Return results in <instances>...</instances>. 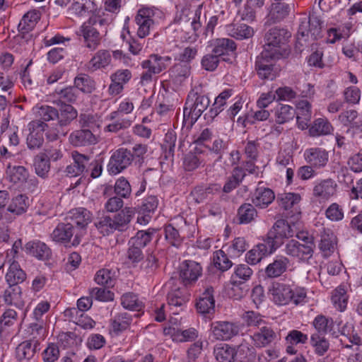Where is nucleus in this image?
Masks as SVG:
<instances>
[{
    "label": "nucleus",
    "instance_id": "f257e3e1",
    "mask_svg": "<svg viewBox=\"0 0 362 362\" xmlns=\"http://www.w3.org/2000/svg\"><path fill=\"white\" fill-rule=\"evenodd\" d=\"M214 355L219 362H255L256 358L255 349L247 342L238 345L236 351L228 344H218L214 349Z\"/></svg>",
    "mask_w": 362,
    "mask_h": 362
},
{
    "label": "nucleus",
    "instance_id": "f03ea898",
    "mask_svg": "<svg viewBox=\"0 0 362 362\" xmlns=\"http://www.w3.org/2000/svg\"><path fill=\"white\" fill-rule=\"evenodd\" d=\"M134 216V210L130 207H125L113 218L105 216L95 222V226L103 235H108L115 230L125 231Z\"/></svg>",
    "mask_w": 362,
    "mask_h": 362
},
{
    "label": "nucleus",
    "instance_id": "7ed1b4c3",
    "mask_svg": "<svg viewBox=\"0 0 362 362\" xmlns=\"http://www.w3.org/2000/svg\"><path fill=\"white\" fill-rule=\"evenodd\" d=\"M273 301L279 305H284L293 302L295 305L305 303L307 293L303 288H292L289 285L274 283L269 289Z\"/></svg>",
    "mask_w": 362,
    "mask_h": 362
},
{
    "label": "nucleus",
    "instance_id": "20e7f679",
    "mask_svg": "<svg viewBox=\"0 0 362 362\" xmlns=\"http://www.w3.org/2000/svg\"><path fill=\"white\" fill-rule=\"evenodd\" d=\"M209 104L210 100L208 97L199 95L194 90L190 91L183 110V119L185 124L189 125L194 124Z\"/></svg>",
    "mask_w": 362,
    "mask_h": 362
},
{
    "label": "nucleus",
    "instance_id": "39448f33",
    "mask_svg": "<svg viewBox=\"0 0 362 362\" xmlns=\"http://www.w3.org/2000/svg\"><path fill=\"white\" fill-rule=\"evenodd\" d=\"M322 23L319 17L311 15L308 18L300 19V23L297 33V43L303 46V43L311 40H315L321 36Z\"/></svg>",
    "mask_w": 362,
    "mask_h": 362
},
{
    "label": "nucleus",
    "instance_id": "423d86ee",
    "mask_svg": "<svg viewBox=\"0 0 362 362\" xmlns=\"http://www.w3.org/2000/svg\"><path fill=\"white\" fill-rule=\"evenodd\" d=\"M77 115L78 112L73 106L63 103L58 110L57 124L55 127L47 130V139L53 141L57 140L60 135L65 136L66 133L62 130V127L70 124Z\"/></svg>",
    "mask_w": 362,
    "mask_h": 362
},
{
    "label": "nucleus",
    "instance_id": "0eeeda50",
    "mask_svg": "<svg viewBox=\"0 0 362 362\" xmlns=\"http://www.w3.org/2000/svg\"><path fill=\"white\" fill-rule=\"evenodd\" d=\"M293 226L294 225L292 226L283 219L275 222L265 239L271 250H276L284 243V238H291L296 234V231L293 229Z\"/></svg>",
    "mask_w": 362,
    "mask_h": 362
},
{
    "label": "nucleus",
    "instance_id": "6e6552de",
    "mask_svg": "<svg viewBox=\"0 0 362 362\" xmlns=\"http://www.w3.org/2000/svg\"><path fill=\"white\" fill-rule=\"evenodd\" d=\"M133 163L132 151L124 147L115 150L110 156L107 171L111 175H117Z\"/></svg>",
    "mask_w": 362,
    "mask_h": 362
},
{
    "label": "nucleus",
    "instance_id": "1a4fd4ad",
    "mask_svg": "<svg viewBox=\"0 0 362 362\" xmlns=\"http://www.w3.org/2000/svg\"><path fill=\"white\" fill-rule=\"evenodd\" d=\"M51 238L56 243L66 244L71 243L72 245L80 243V235L76 233V229L71 223H59L50 235Z\"/></svg>",
    "mask_w": 362,
    "mask_h": 362
},
{
    "label": "nucleus",
    "instance_id": "9d476101",
    "mask_svg": "<svg viewBox=\"0 0 362 362\" xmlns=\"http://www.w3.org/2000/svg\"><path fill=\"white\" fill-rule=\"evenodd\" d=\"M48 127L42 120H33L28 124L29 134L26 143L29 149H39L44 143V132Z\"/></svg>",
    "mask_w": 362,
    "mask_h": 362
},
{
    "label": "nucleus",
    "instance_id": "9b49d317",
    "mask_svg": "<svg viewBox=\"0 0 362 362\" xmlns=\"http://www.w3.org/2000/svg\"><path fill=\"white\" fill-rule=\"evenodd\" d=\"M292 7L293 4L285 0H272L264 25H270L281 22L289 15Z\"/></svg>",
    "mask_w": 362,
    "mask_h": 362
},
{
    "label": "nucleus",
    "instance_id": "f8f14e48",
    "mask_svg": "<svg viewBox=\"0 0 362 362\" xmlns=\"http://www.w3.org/2000/svg\"><path fill=\"white\" fill-rule=\"evenodd\" d=\"M315 247L314 243L301 244L299 241L292 239L286 243L284 251L287 255L305 260L313 257Z\"/></svg>",
    "mask_w": 362,
    "mask_h": 362
},
{
    "label": "nucleus",
    "instance_id": "ddd939ff",
    "mask_svg": "<svg viewBox=\"0 0 362 362\" xmlns=\"http://www.w3.org/2000/svg\"><path fill=\"white\" fill-rule=\"evenodd\" d=\"M290 37L291 34L287 30L279 27L272 28L265 34L264 47L270 50L281 52V46L284 45Z\"/></svg>",
    "mask_w": 362,
    "mask_h": 362
},
{
    "label": "nucleus",
    "instance_id": "4468645a",
    "mask_svg": "<svg viewBox=\"0 0 362 362\" xmlns=\"http://www.w3.org/2000/svg\"><path fill=\"white\" fill-rule=\"evenodd\" d=\"M201 265L191 260L185 261L180 266V279L185 286L194 283L202 275Z\"/></svg>",
    "mask_w": 362,
    "mask_h": 362
},
{
    "label": "nucleus",
    "instance_id": "2eb2a0df",
    "mask_svg": "<svg viewBox=\"0 0 362 362\" xmlns=\"http://www.w3.org/2000/svg\"><path fill=\"white\" fill-rule=\"evenodd\" d=\"M337 188V184L334 180H321L315 184L313 194L320 201H327L336 194Z\"/></svg>",
    "mask_w": 362,
    "mask_h": 362
},
{
    "label": "nucleus",
    "instance_id": "dca6fc26",
    "mask_svg": "<svg viewBox=\"0 0 362 362\" xmlns=\"http://www.w3.org/2000/svg\"><path fill=\"white\" fill-rule=\"evenodd\" d=\"M77 34L83 37L86 47L90 51L95 50L100 45L102 40L100 30H96L90 25L83 23Z\"/></svg>",
    "mask_w": 362,
    "mask_h": 362
},
{
    "label": "nucleus",
    "instance_id": "f3484780",
    "mask_svg": "<svg viewBox=\"0 0 362 362\" xmlns=\"http://www.w3.org/2000/svg\"><path fill=\"white\" fill-rule=\"evenodd\" d=\"M211 332L215 339L228 340L239 332L238 325L228 322H216L211 325Z\"/></svg>",
    "mask_w": 362,
    "mask_h": 362
},
{
    "label": "nucleus",
    "instance_id": "a211bd4d",
    "mask_svg": "<svg viewBox=\"0 0 362 362\" xmlns=\"http://www.w3.org/2000/svg\"><path fill=\"white\" fill-rule=\"evenodd\" d=\"M171 57L168 56L161 57L158 54H151L146 60L141 62V67L148 69L154 74H158L165 70L171 63Z\"/></svg>",
    "mask_w": 362,
    "mask_h": 362
},
{
    "label": "nucleus",
    "instance_id": "6ab92c4d",
    "mask_svg": "<svg viewBox=\"0 0 362 362\" xmlns=\"http://www.w3.org/2000/svg\"><path fill=\"white\" fill-rule=\"evenodd\" d=\"M306 161L316 168L325 167L329 160L328 152L321 148H311L305 152Z\"/></svg>",
    "mask_w": 362,
    "mask_h": 362
},
{
    "label": "nucleus",
    "instance_id": "aec40b11",
    "mask_svg": "<svg viewBox=\"0 0 362 362\" xmlns=\"http://www.w3.org/2000/svg\"><path fill=\"white\" fill-rule=\"evenodd\" d=\"M152 11L148 8H142L138 11L135 17V21L138 25L137 35L144 38L149 34L150 29L153 25V21L151 17Z\"/></svg>",
    "mask_w": 362,
    "mask_h": 362
},
{
    "label": "nucleus",
    "instance_id": "412c9836",
    "mask_svg": "<svg viewBox=\"0 0 362 362\" xmlns=\"http://www.w3.org/2000/svg\"><path fill=\"white\" fill-rule=\"evenodd\" d=\"M71 156L74 163L66 167L65 173L69 177H76L81 175L86 170L90 158L88 156L81 154L77 151H73Z\"/></svg>",
    "mask_w": 362,
    "mask_h": 362
},
{
    "label": "nucleus",
    "instance_id": "4be33fe9",
    "mask_svg": "<svg viewBox=\"0 0 362 362\" xmlns=\"http://www.w3.org/2000/svg\"><path fill=\"white\" fill-rule=\"evenodd\" d=\"M69 140L74 146H86L95 144L97 139L92 130L82 128L71 133Z\"/></svg>",
    "mask_w": 362,
    "mask_h": 362
},
{
    "label": "nucleus",
    "instance_id": "5701e85b",
    "mask_svg": "<svg viewBox=\"0 0 362 362\" xmlns=\"http://www.w3.org/2000/svg\"><path fill=\"white\" fill-rule=\"evenodd\" d=\"M163 334L178 342L190 341L198 337V332L194 328L181 330L174 327H168L164 328Z\"/></svg>",
    "mask_w": 362,
    "mask_h": 362
},
{
    "label": "nucleus",
    "instance_id": "b1692460",
    "mask_svg": "<svg viewBox=\"0 0 362 362\" xmlns=\"http://www.w3.org/2000/svg\"><path fill=\"white\" fill-rule=\"evenodd\" d=\"M226 34L237 40L248 39L253 36V28L245 23H233L225 27Z\"/></svg>",
    "mask_w": 362,
    "mask_h": 362
},
{
    "label": "nucleus",
    "instance_id": "393cba45",
    "mask_svg": "<svg viewBox=\"0 0 362 362\" xmlns=\"http://www.w3.org/2000/svg\"><path fill=\"white\" fill-rule=\"evenodd\" d=\"M95 9V4L91 0H74L68 9V15L70 18L81 17Z\"/></svg>",
    "mask_w": 362,
    "mask_h": 362
},
{
    "label": "nucleus",
    "instance_id": "a878e982",
    "mask_svg": "<svg viewBox=\"0 0 362 362\" xmlns=\"http://www.w3.org/2000/svg\"><path fill=\"white\" fill-rule=\"evenodd\" d=\"M320 243L319 247L324 257L330 256L335 250L337 237L329 229L323 228L320 233Z\"/></svg>",
    "mask_w": 362,
    "mask_h": 362
},
{
    "label": "nucleus",
    "instance_id": "bb28decb",
    "mask_svg": "<svg viewBox=\"0 0 362 362\" xmlns=\"http://www.w3.org/2000/svg\"><path fill=\"white\" fill-rule=\"evenodd\" d=\"M274 250H271L267 245L266 240L263 243H259L246 254V261L250 264L259 263L264 257L272 253Z\"/></svg>",
    "mask_w": 362,
    "mask_h": 362
},
{
    "label": "nucleus",
    "instance_id": "cd10ccee",
    "mask_svg": "<svg viewBox=\"0 0 362 362\" xmlns=\"http://www.w3.org/2000/svg\"><path fill=\"white\" fill-rule=\"evenodd\" d=\"M274 199V193L271 189L259 187L252 197V202L255 206L264 209L267 207Z\"/></svg>",
    "mask_w": 362,
    "mask_h": 362
},
{
    "label": "nucleus",
    "instance_id": "c85d7f7f",
    "mask_svg": "<svg viewBox=\"0 0 362 362\" xmlns=\"http://www.w3.org/2000/svg\"><path fill=\"white\" fill-rule=\"evenodd\" d=\"M196 305L197 310L203 314L210 313L214 310L215 300L214 298V288L211 286H209L205 289Z\"/></svg>",
    "mask_w": 362,
    "mask_h": 362
},
{
    "label": "nucleus",
    "instance_id": "c756f323",
    "mask_svg": "<svg viewBox=\"0 0 362 362\" xmlns=\"http://www.w3.org/2000/svg\"><path fill=\"white\" fill-rule=\"evenodd\" d=\"M4 302L11 305L21 309L24 306V301L22 298L21 288L18 285L9 286L4 293Z\"/></svg>",
    "mask_w": 362,
    "mask_h": 362
},
{
    "label": "nucleus",
    "instance_id": "7c9ffc66",
    "mask_svg": "<svg viewBox=\"0 0 362 362\" xmlns=\"http://www.w3.org/2000/svg\"><path fill=\"white\" fill-rule=\"evenodd\" d=\"M29 198L25 194H18L9 204L6 211L14 216H20L27 211L29 206ZM9 214H8V216Z\"/></svg>",
    "mask_w": 362,
    "mask_h": 362
},
{
    "label": "nucleus",
    "instance_id": "2f4dec72",
    "mask_svg": "<svg viewBox=\"0 0 362 362\" xmlns=\"http://www.w3.org/2000/svg\"><path fill=\"white\" fill-rule=\"evenodd\" d=\"M289 260L286 257H279L265 269V274L269 278H276L284 273L288 267Z\"/></svg>",
    "mask_w": 362,
    "mask_h": 362
},
{
    "label": "nucleus",
    "instance_id": "473e14b6",
    "mask_svg": "<svg viewBox=\"0 0 362 362\" xmlns=\"http://www.w3.org/2000/svg\"><path fill=\"white\" fill-rule=\"evenodd\" d=\"M25 250L39 259L45 260L51 256V250L47 245L40 241L29 242L25 246Z\"/></svg>",
    "mask_w": 362,
    "mask_h": 362
},
{
    "label": "nucleus",
    "instance_id": "72a5a7b5",
    "mask_svg": "<svg viewBox=\"0 0 362 362\" xmlns=\"http://www.w3.org/2000/svg\"><path fill=\"white\" fill-rule=\"evenodd\" d=\"M40 11L32 10L27 12L22 18L18 24V30L22 33H27L31 31L40 19Z\"/></svg>",
    "mask_w": 362,
    "mask_h": 362
},
{
    "label": "nucleus",
    "instance_id": "f704fd0d",
    "mask_svg": "<svg viewBox=\"0 0 362 362\" xmlns=\"http://www.w3.org/2000/svg\"><path fill=\"white\" fill-rule=\"evenodd\" d=\"M112 60L111 54L108 50H98L88 63V69L92 71L105 68L108 66Z\"/></svg>",
    "mask_w": 362,
    "mask_h": 362
},
{
    "label": "nucleus",
    "instance_id": "c9c22d12",
    "mask_svg": "<svg viewBox=\"0 0 362 362\" xmlns=\"http://www.w3.org/2000/svg\"><path fill=\"white\" fill-rule=\"evenodd\" d=\"M275 337L276 334L272 328L262 327L259 332L254 334L252 339L256 346L262 347L273 341Z\"/></svg>",
    "mask_w": 362,
    "mask_h": 362
},
{
    "label": "nucleus",
    "instance_id": "e433bc0d",
    "mask_svg": "<svg viewBox=\"0 0 362 362\" xmlns=\"http://www.w3.org/2000/svg\"><path fill=\"white\" fill-rule=\"evenodd\" d=\"M69 214V218L74 226L76 225L81 228H84L91 221V214L85 208L72 209Z\"/></svg>",
    "mask_w": 362,
    "mask_h": 362
},
{
    "label": "nucleus",
    "instance_id": "4c0bfd02",
    "mask_svg": "<svg viewBox=\"0 0 362 362\" xmlns=\"http://www.w3.org/2000/svg\"><path fill=\"white\" fill-rule=\"evenodd\" d=\"M25 273L21 269L17 262H13L6 274V279L9 286L18 285L25 279Z\"/></svg>",
    "mask_w": 362,
    "mask_h": 362
},
{
    "label": "nucleus",
    "instance_id": "58836bf2",
    "mask_svg": "<svg viewBox=\"0 0 362 362\" xmlns=\"http://www.w3.org/2000/svg\"><path fill=\"white\" fill-rule=\"evenodd\" d=\"M252 204H243L238 209V220L240 224H247L252 222L257 216V211Z\"/></svg>",
    "mask_w": 362,
    "mask_h": 362
},
{
    "label": "nucleus",
    "instance_id": "ea45409f",
    "mask_svg": "<svg viewBox=\"0 0 362 362\" xmlns=\"http://www.w3.org/2000/svg\"><path fill=\"white\" fill-rule=\"evenodd\" d=\"M189 300V295L185 289L175 287L168 294V303L170 307H181Z\"/></svg>",
    "mask_w": 362,
    "mask_h": 362
},
{
    "label": "nucleus",
    "instance_id": "a19ab883",
    "mask_svg": "<svg viewBox=\"0 0 362 362\" xmlns=\"http://www.w3.org/2000/svg\"><path fill=\"white\" fill-rule=\"evenodd\" d=\"M294 108L288 105H279L274 110L275 121L282 124L293 119L296 115Z\"/></svg>",
    "mask_w": 362,
    "mask_h": 362
},
{
    "label": "nucleus",
    "instance_id": "79ce46f5",
    "mask_svg": "<svg viewBox=\"0 0 362 362\" xmlns=\"http://www.w3.org/2000/svg\"><path fill=\"white\" fill-rule=\"evenodd\" d=\"M236 49L235 42L228 38H218L214 42V47L212 52L218 57L222 55L228 54L229 52H234Z\"/></svg>",
    "mask_w": 362,
    "mask_h": 362
},
{
    "label": "nucleus",
    "instance_id": "37998d69",
    "mask_svg": "<svg viewBox=\"0 0 362 362\" xmlns=\"http://www.w3.org/2000/svg\"><path fill=\"white\" fill-rule=\"evenodd\" d=\"M37 343L33 341H25L21 343L16 348V357L19 361L30 360L35 353Z\"/></svg>",
    "mask_w": 362,
    "mask_h": 362
},
{
    "label": "nucleus",
    "instance_id": "c03bdc74",
    "mask_svg": "<svg viewBox=\"0 0 362 362\" xmlns=\"http://www.w3.org/2000/svg\"><path fill=\"white\" fill-rule=\"evenodd\" d=\"M332 131L333 127L331 123L323 118L316 119L309 130L313 136L329 134Z\"/></svg>",
    "mask_w": 362,
    "mask_h": 362
},
{
    "label": "nucleus",
    "instance_id": "a18cd8bd",
    "mask_svg": "<svg viewBox=\"0 0 362 362\" xmlns=\"http://www.w3.org/2000/svg\"><path fill=\"white\" fill-rule=\"evenodd\" d=\"M34 168L35 173L42 178H46L50 170V163L49 159L46 158L44 153L37 154L34 158Z\"/></svg>",
    "mask_w": 362,
    "mask_h": 362
},
{
    "label": "nucleus",
    "instance_id": "49530a36",
    "mask_svg": "<svg viewBox=\"0 0 362 362\" xmlns=\"http://www.w3.org/2000/svg\"><path fill=\"white\" fill-rule=\"evenodd\" d=\"M170 73L175 81L181 83L191 74V66L189 64L180 62L170 69Z\"/></svg>",
    "mask_w": 362,
    "mask_h": 362
},
{
    "label": "nucleus",
    "instance_id": "de8ad7c7",
    "mask_svg": "<svg viewBox=\"0 0 362 362\" xmlns=\"http://www.w3.org/2000/svg\"><path fill=\"white\" fill-rule=\"evenodd\" d=\"M79 123L82 128L90 129L94 134L95 130L100 128L101 120L100 117L98 115L85 113L80 115Z\"/></svg>",
    "mask_w": 362,
    "mask_h": 362
},
{
    "label": "nucleus",
    "instance_id": "09e8293b",
    "mask_svg": "<svg viewBox=\"0 0 362 362\" xmlns=\"http://www.w3.org/2000/svg\"><path fill=\"white\" fill-rule=\"evenodd\" d=\"M155 231L156 230L153 228H149L147 230H139L136 235L130 239L129 244H134V245L144 248L151 242Z\"/></svg>",
    "mask_w": 362,
    "mask_h": 362
},
{
    "label": "nucleus",
    "instance_id": "8fccbe9b",
    "mask_svg": "<svg viewBox=\"0 0 362 362\" xmlns=\"http://www.w3.org/2000/svg\"><path fill=\"white\" fill-rule=\"evenodd\" d=\"M310 344L318 356H323L329 349V343L325 336L320 334H313L310 337Z\"/></svg>",
    "mask_w": 362,
    "mask_h": 362
},
{
    "label": "nucleus",
    "instance_id": "3c124183",
    "mask_svg": "<svg viewBox=\"0 0 362 362\" xmlns=\"http://www.w3.org/2000/svg\"><path fill=\"white\" fill-rule=\"evenodd\" d=\"M95 281L99 285L112 287L115 282V272L108 269H102L96 273Z\"/></svg>",
    "mask_w": 362,
    "mask_h": 362
},
{
    "label": "nucleus",
    "instance_id": "603ef678",
    "mask_svg": "<svg viewBox=\"0 0 362 362\" xmlns=\"http://www.w3.org/2000/svg\"><path fill=\"white\" fill-rule=\"evenodd\" d=\"M74 87L83 93H90L95 90V85L90 76L86 74H80L75 78Z\"/></svg>",
    "mask_w": 362,
    "mask_h": 362
},
{
    "label": "nucleus",
    "instance_id": "864d4df0",
    "mask_svg": "<svg viewBox=\"0 0 362 362\" xmlns=\"http://www.w3.org/2000/svg\"><path fill=\"white\" fill-rule=\"evenodd\" d=\"M132 316L127 312L117 314L112 320V327L114 332H122L128 328L132 322Z\"/></svg>",
    "mask_w": 362,
    "mask_h": 362
},
{
    "label": "nucleus",
    "instance_id": "5fc2aeb1",
    "mask_svg": "<svg viewBox=\"0 0 362 362\" xmlns=\"http://www.w3.org/2000/svg\"><path fill=\"white\" fill-rule=\"evenodd\" d=\"M339 119L344 125H351L354 128H360L362 126V120L358 119V112L354 110H349L341 112L339 115Z\"/></svg>",
    "mask_w": 362,
    "mask_h": 362
},
{
    "label": "nucleus",
    "instance_id": "6e6d98bb",
    "mask_svg": "<svg viewBox=\"0 0 362 362\" xmlns=\"http://www.w3.org/2000/svg\"><path fill=\"white\" fill-rule=\"evenodd\" d=\"M7 174L9 180L15 184L23 182L28 177V170L23 166H9Z\"/></svg>",
    "mask_w": 362,
    "mask_h": 362
},
{
    "label": "nucleus",
    "instance_id": "4d7b16f0",
    "mask_svg": "<svg viewBox=\"0 0 362 362\" xmlns=\"http://www.w3.org/2000/svg\"><path fill=\"white\" fill-rule=\"evenodd\" d=\"M121 303L124 308L132 310H140L143 307L142 302L133 293L123 294L121 297Z\"/></svg>",
    "mask_w": 362,
    "mask_h": 362
},
{
    "label": "nucleus",
    "instance_id": "13d9d810",
    "mask_svg": "<svg viewBox=\"0 0 362 362\" xmlns=\"http://www.w3.org/2000/svg\"><path fill=\"white\" fill-rule=\"evenodd\" d=\"M213 261L214 266L223 272L229 269L233 265L232 262L222 250L214 252Z\"/></svg>",
    "mask_w": 362,
    "mask_h": 362
},
{
    "label": "nucleus",
    "instance_id": "bf43d9fd",
    "mask_svg": "<svg viewBox=\"0 0 362 362\" xmlns=\"http://www.w3.org/2000/svg\"><path fill=\"white\" fill-rule=\"evenodd\" d=\"M300 200V197L298 194L291 192L279 194L277 197V202L279 206L285 210L293 207L295 204H298Z\"/></svg>",
    "mask_w": 362,
    "mask_h": 362
},
{
    "label": "nucleus",
    "instance_id": "052dcab7",
    "mask_svg": "<svg viewBox=\"0 0 362 362\" xmlns=\"http://www.w3.org/2000/svg\"><path fill=\"white\" fill-rule=\"evenodd\" d=\"M332 302L337 310L340 311L345 310L347 305V296L344 288L338 287L334 291L332 296Z\"/></svg>",
    "mask_w": 362,
    "mask_h": 362
},
{
    "label": "nucleus",
    "instance_id": "680f3d73",
    "mask_svg": "<svg viewBox=\"0 0 362 362\" xmlns=\"http://www.w3.org/2000/svg\"><path fill=\"white\" fill-rule=\"evenodd\" d=\"M313 324L317 331V334H322L332 329L333 321L331 318L320 315L315 318Z\"/></svg>",
    "mask_w": 362,
    "mask_h": 362
},
{
    "label": "nucleus",
    "instance_id": "e2e57ef3",
    "mask_svg": "<svg viewBox=\"0 0 362 362\" xmlns=\"http://www.w3.org/2000/svg\"><path fill=\"white\" fill-rule=\"evenodd\" d=\"M230 96L231 91L225 90L216 98L215 102L210 110L211 117L216 116L222 110V107L226 104V99Z\"/></svg>",
    "mask_w": 362,
    "mask_h": 362
},
{
    "label": "nucleus",
    "instance_id": "0e129e2a",
    "mask_svg": "<svg viewBox=\"0 0 362 362\" xmlns=\"http://www.w3.org/2000/svg\"><path fill=\"white\" fill-rule=\"evenodd\" d=\"M111 121L112 122L105 127V132L117 133L120 130L129 128L132 124L131 120L127 118H116Z\"/></svg>",
    "mask_w": 362,
    "mask_h": 362
},
{
    "label": "nucleus",
    "instance_id": "69168bd1",
    "mask_svg": "<svg viewBox=\"0 0 362 362\" xmlns=\"http://www.w3.org/2000/svg\"><path fill=\"white\" fill-rule=\"evenodd\" d=\"M55 92L64 103H74L77 99L78 91L74 86H69L59 90H56Z\"/></svg>",
    "mask_w": 362,
    "mask_h": 362
},
{
    "label": "nucleus",
    "instance_id": "338daca9",
    "mask_svg": "<svg viewBox=\"0 0 362 362\" xmlns=\"http://www.w3.org/2000/svg\"><path fill=\"white\" fill-rule=\"evenodd\" d=\"M325 216L331 221H339L344 218V211L337 203H332L326 209Z\"/></svg>",
    "mask_w": 362,
    "mask_h": 362
},
{
    "label": "nucleus",
    "instance_id": "774afa93",
    "mask_svg": "<svg viewBox=\"0 0 362 362\" xmlns=\"http://www.w3.org/2000/svg\"><path fill=\"white\" fill-rule=\"evenodd\" d=\"M132 189L129 182L123 177L119 178L115 185V192L123 198H128L131 194Z\"/></svg>",
    "mask_w": 362,
    "mask_h": 362
}]
</instances>
